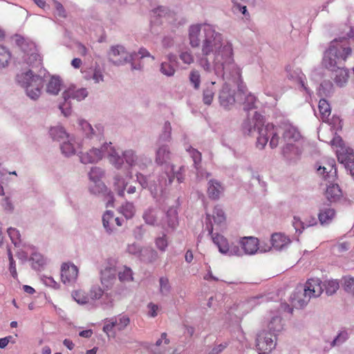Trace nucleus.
<instances>
[{"mask_svg": "<svg viewBox=\"0 0 354 354\" xmlns=\"http://www.w3.org/2000/svg\"><path fill=\"white\" fill-rule=\"evenodd\" d=\"M336 153L340 162L345 164L346 166H350L351 164L354 165V152L353 149L345 148L343 151L337 150Z\"/></svg>", "mask_w": 354, "mask_h": 354, "instance_id": "23", "label": "nucleus"}, {"mask_svg": "<svg viewBox=\"0 0 354 354\" xmlns=\"http://www.w3.org/2000/svg\"><path fill=\"white\" fill-rule=\"evenodd\" d=\"M87 95L88 91L86 88H77L75 86H70L63 92L62 96L64 102L59 105V109L65 116H68L71 113L72 101H81Z\"/></svg>", "mask_w": 354, "mask_h": 354, "instance_id": "8", "label": "nucleus"}, {"mask_svg": "<svg viewBox=\"0 0 354 354\" xmlns=\"http://www.w3.org/2000/svg\"><path fill=\"white\" fill-rule=\"evenodd\" d=\"M156 247L161 251H165L167 247L168 243L165 235L158 237L156 239Z\"/></svg>", "mask_w": 354, "mask_h": 354, "instance_id": "56", "label": "nucleus"}, {"mask_svg": "<svg viewBox=\"0 0 354 354\" xmlns=\"http://www.w3.org/2000/svg\"><path fill=\"white\" fill-rule=\"evenodd\" d=\"M189 81L192 84H193L194 88H199L201 84V75L198 71H191L189 73Z\"/></svg>", "mask_w": 354, "mask_h": 354, "instance_id": "45", "label": "nucleus"}, {"mask_svg": "<svg viewBox=\"0 0 354 354\" xmlns=\"http://www.w3.org/2000/svg\"><path fill=\"white\" fill-rule=\"evenodd\" d=\"M115 180V186L116 187L118 195L120 196H124L127 183L120 176H116Z\"/></svg>", "mask_w": 354, "mask_h": 354, "instance_id": "43", "label": "nucleus"}, {"mask_svg": "<svg viewBox=\"0 0 354 354\" xmlns=\"http://www.w3.org/2000/svg\"><path fill=\"white\" fill-rule=\"evenodd\" d=\"M268 331L274 334L281 331L283 328L281 318L278 316L273 317L268 323Z\"/></svg>", "mask_w": 354, "mask_h": 354, "instance_id": "32", "label": "nucleus"}, {"mask_svg": "<svg viewBox=\"0 0 354 354\" xmlns=\"http://www.w3.org/2000/svg\"><path fill=\"white\" fill-rule=\"evenodd\" d=\"M103 176V171L98 167H93L89 172L90 179L95 183L98 182Z\"/></svg>", "mask_w": 354, "mask_h": 354, "instance_id": "47", "label": "nucleus"}, {"mask_svg": "<svg viewBox=\"0 0 354 354\" xmlns=\"http://www.w3.org/2000/svg\"><path fill=\"white\" fill-rule=\"evenodd\" d=\"M293 226L296 231L301 232L304 228V223L300 220L299 218L295 216L293 220Z\"/></svg>", "mask_w": 354, "mask_h": 354, "instance_id": "62", "label": "nucleus"}, {"mask_svg": "<svg viewBox=\"0 0 354 354\" xmlns=\"http://www.w3.org/2000/svg\"><path fill=\"white\" fill-rule=\"evenodd\" d=\"M331 145L337 148L336 151L337 150H341L342 151H344L345 147L344 143L339 136H335L331 140Z\"/></svg>", "mask_w": 354, "mask_h": 354, "instance_id": "54", "label": "nucleus"}, {"mask_svg": "<svg viewBox=\"0 0 354 354\" xmlns=\"http://www.w3.org/2000/svg\"><path fill=\"white\" fill-rule=\"evenodd\" d=\"M301 137L299 131L292 126L287 127L283 134L284 140L290 144L299 140Z\"/></svg>", "mask_w": 354, "mask_h": 354, "instance_id": "25", "label": "nucleus"}, {"mask_svg": "<svg viewBox=\"0 0 354 354\" xmlns=\"http://www.w3.org/2000/svg\"><path fill=\"white\" fill-rule=\"evenodd\" d=\"M37 63L39 65L41 64V59L39 56L36 53H32L28 59L27 63L29 65H32L33 63Z\"/></svg>", "mask_w": 354, "mask_h": 354, "instance_id": "64", "label": "nucleus"}, {"mask_svg": "<svg viewBox=\"0 0 354 354\" xmlns=\"http://www.w3.org/2000/svg\"><path fill=\"white\" fill-rule=\"evenodd\" d=\"M32 266L35 269H39L46 263V260L44 256L39 252H33L30 257Z\"/></svg>", "mask_w": 354, "mask_h": 354, "instance_id": "34", "label": "nucleus"}, {"mask_svg": "<svg viewBox=\"0 0 354 354\" xmlns=\"http://www.w3.org/2000/svg\"><path fill=\"white\" fill-rule=\"evenodd\" d=\"M149 313L148 315L150 317H155L157 316V310H158V306L153 303H149L148 304Z\"/></svg>", "mask_w": 354, "mask_h": 354, "instance_id": "63", "label": "nucleus"}, {"mask_svg": "<svg viewBox=\"0 0 354 354\" xmlns=\"http://www.w3.org/2000/svg\"><path fill=\"white\" fill-rule=\"evenodd\" d=\"M171 127L170 122H165L163 126V130L160 135L159 141H169L171 140Z\"/></svg>", "mask_w": 354, "mask_h": 354, "instance_id": "39", "label": "nucleus"}, {"mask_svg": "<svg viewBox=\"0 0 354 354\" xmlns=\"http://www.w3.org/2000/svg\"><path fill=\"white\" fill-rule=\"evenodd\" d=\"M207 194L210 198L218 199L223 191L221 184L216 180L209 181Z\"/></svg>", "mask_w": 354, "mask_h": 354, "instance_id": "24", "label": "nucleus"}, {"mask_svg": "<svg viewBox=\"0 0 354 354\" xmlns=\"http://www.w3.org/2000/svg\"><path fill=\"white\" fill-rule=\"evenodd\" d=\"M8 254L10 261V271L12 274V276L15 278L17 277V270H16V266L15 263V261L13 259V257L12 254V252L10 249L8 250Z\"/></svg>", "mask_w": 354, "mask_h": 354, "instance_id": "57", "label": "nucleus"}, {"mask_svg": "<svg viewBox=\"0 0 354 354\" xmlns=\"http://www.w3.org/2000/svg\"><path fill=\"white\" fill-rule=\"evenodd\" d=\"M290 243V238L283 233H274L271 236L272 245L277 250H281L287 248Z\"/></svg>", "mask_w": 354, "mask_h": 354, "instance_id": "21", "label": "nucleus"}, {"mask_svg": "<svg viewBox=\"0 0 354 354\" xmlns=\"http://www.w3.org/2000/svg\"><path fill=\"white\" fill-rule=\"evenodd\" d=\"M114 319L117 320L116 326L119 330H124L130 323V319L126 315L120 316Z\"/></svg>", "mask_w": 354, "mask_h": 354, "instance_id": "50", "label": "nucleus"}, {"mask_svg": "<svg viewBox=\"0 0 354 354\" xmlns=\"http://www.w3.org/2000/svg\"><path fill=\"white\" fill-rule=\"evenodd\" d=\"M348 338V334L346 331L340 332L331 343L332 346L340 345Z\"/></svg>", "mask_w": 354, "mask_h": 354, "instance_id": "51", "label": "nucleus"}, {"mask_svg": "<svg viewBox=\"0 0 354 354\" xmlns=\"http://www.w3.org/2000/svg\"><path fill=\"white\" fill-rule=\"evenodd\" d=\"M335 216V210L330 207L321 209L318 214L319 220L322 225L330 223Z\"/></svg>", "mask_w": 354, "mask_h": 354, "instance_id": "29", "label": "nucleus"}, {"mask_svg": "<svg viewBox=\"0 0 354 354\" xmlns=\"http://www.w3.org/2000/svg\"><path fill=\"white\" fill-rule=\"evenodd\" d=\"M116 324H117V320L116 319H113V318H112L111 320H110V323L109 324H106L103 327V331L104 333H106L107 335L109 334V333H111L113 328V327L116 326Z\"/></svg>", "mask_w": 354, "mask_h": 354, "instance_id": "61", "label": "nucleus"}, {"mask_svg": "<svg viewBox=\"0 0 354 354\" xmlns=\"http://www.w3.org/2000/svg\"><path fill=\"white\" fill-rule=\"evenodd\" d=\"M10 57V52L4 46H0V68L6 66Z\"/></svg>", "mask_w": 354, "mask_h": 354, "instance_id": "37", "label": "nucleus"}, {"mask_svg": "<svg viewBox=\"0 0 354 354\" xmlns=\"http://www.w3.org/2000/svg\"><path fill=\"white\" fill-rule=\"evenodd\" d=\"M62 87V80L58 77L53 76L46 85V92L51 95H57Z\"/></svg>", "mask_w": 354, "mask_h": 354, "instance_id": "27", "label": "nucleus"}, {"mask_svg": "<svg viewBox=\"0 0 354 354\" xmlns=\"http://www.w3.org/2000/svg\"><path fill=\"white\" fill-rule=\"evenodd\" d=\"M315 289H296L291 295L290 301L293 307L302 308L306 306L311 298L312 291Z\"/></svg>", "mask_w": 354, "mask_h": 354, "instance_id": "12", "label": "nucleus"}, {"mask_svg": "<svg viewBox=\"0 0 354 354\" xmlns=\"http://www.w3.org/2000/svg\"><path fill=\"white\" fill-rule=\"evenodd\" d=\"M204 25H193L189 28V44L192 47H198L200 45L201 39H204L203 28Z\"/></svg>", "mask_w": 354, "mask_h": 354, "instance_id": "18", "label": "nucleus"}, {"mask_svg": "<svg viewBox=\"0 0 354 354\" xmlns=\"http://www.w3.org/2000/svg\"><path fill=\"white\" fill-rule=\"evenodd\" d=\"M50 134L53 139L56 140H61L65 138H68V134L65 129L60 126L50 128Z\"/></svg>", "mask_w": 354, "mask_h": 354, "instance_id": "33", "label": "nucleus"}, {"mask_svg": "<svg viewBox=\"0 0 354 354\" xmlns=\"http://www.w3.org/2000/svg\"><path fill=\"white\" fill-rule=\"evenodd\" d=\"M92 79L94 80L95 83H99L104 80V75L102 71L98 66H95L93 69Z\"/></svg>", "mask_w": 354, "mask_h": 354, "instance_id": "55", "label": "nucleus"}, {"mask_svg": "<svg viewBox=\"0 0 354 354\" xmlns=\"http://www.w3.org/2000/svg\"><path fill=\"white\" fill-rule=\"evenodd\" d=\"M179 58L185 64L190 65L194 62V55L189 50L182 51L179 55Z\"/></svg>", "mask_w": 354, "mask_h": 354, "instance_id": "38", "label": "nucleus"}, {"mask_svg": "<svg viewBox=\"0 0 354 354\" xmlns=\"http://www.w3.org/2000/svg\"><path fill=\"white\" fill-rule=\"evenodd\" d=\"M342 284L345 288H354V277L351 276H345L342 279Z\"/></svg>", "mask_w": 354, "mask_h": 354, "instance_id": "59", "label": "nucleus"}, {"mask_svg": "<svg viewBox=\"0 0 354 354\" xmlns=\"http://www.w3.org/2000/svg\"><path fill=\"white\" fill-rule=\"evenodd\" d=\"M116 279V268L114 265L106 266L101 270V282L103 286L108 287Z\"/></svg>", "mask_w": 354, "mask_h": 354, "instance_id": "20", "label": "nucleus"}, {"mask_svg": "<svg viewBox=\"0 0 354 354\" xmlns=\"http://www.w3.org/2000/svg\"><path fill=\"white\" fill-rule=\"evenodd\" d=\"M160 71L162 74L170 77L174 75L176 70L170 63L163 62L160 66Z\"/></svg>", "mask_w": 354, "mask_h": 354, "instance_id": "46", "label": "nucleus"}, {"mask_svg": "<svg viewBox=\"0 0 354 354\" xmlns=\"http://www.w3.org/2000/svg\"><path fill=\"white\" fill-rule=\"evenodd\" d=\"M171 151L167 145L160 146L156 152L155 161L158 165L166 164L171 159Z\"/></svg>", "mask_w": 354, "mask_h": 354, "instance_id": "22", "label": "nucleus"}, {"mask_svg": "<svg viewBox=\"0 0 354 354\" xmlns=\"http://www.w3.org/2000/svg\"><path fill=\"white\" fill-rule=\"evenodd\" d=\"M133 274L132 270L126 266L119 270L118 273V279L122 283L132 281L133 280Z\"/></svg>", "mask_w": 354, "mask_h": 354, "instance_id": "31", "label": "nucleus"}, {"mask_svg": "<svg viewBox=\"0 0 354 354\" xmlns=\"http://www.w3.org/2000/svg\"><path fill=\"white\" fill-rule=\"evenodd\" d=\"M61 150L66 156L75 154L77 150L75 147V141L70 140L68 142H64L61 145Z\"/></svg>", "mask_w": 354, "mask_h": 354, "instance_id": "35", "label": "nucleus"}, {"mask_svg": "<svg viewBox=\"0 0 354 354\" xmlns=\"http://www.w3.org/2000/svg\"><path fill=\"white\" fill-rule=\"evenodd\" d=\"M318 109L322 120L324 122H329V116L331 114L329 103L325 99H321L319 102Z\"/></svg>", "mask_w": 354, "mask_h": 354, "instance_id": "26", "label": "nucleus"}, {"mask_svg": "<svg viewBox=\"0 0 354 354\" xmlns=\"http://www.w3.org/2000/svg\"><path fill=\"white\" fill-rule=\"evenodd\" d=\"M351 55L352 48L347 38L333 39L324 53L322 64L326 68L335 72L334 80L339 86L346 84L348 79L345 63Z\"/></svg>", "mask_w": 354, "mask_h": 354, "instance_id": "1", "label": "nucleus"}, {"mask_svg": "<svg viewBox=\"0 0 354 354\" xmlns=\"http://www.w3.org/2000/svg\"><path fill=\"white\" fill-rule=\"evenodd\" d=\"M162 215V212L158 209L149 208L143 214V219L145 223L151 225H162L165 227V223L162 221H159V217Z\"/></svg>", "mask_w": 354, "mask_h": 354, "instance_id": "17", "label": "nucleus"}, {"mask_svg": "<svg viewBox=\"0 0 354 354\" xmlns=\"http://www.w3.org/2000/svg\"><path fill=\"white\" fill-rule=\"evenodd\" d=\"M212 68L217 75L224 76L225 71L235 67L233 58V49L230 44L226 43L218 50L209 57Z\"/></svg>", "mask_w": 354, "mask_h": 354, "instance_id": "4", "label": "nucleus"}, {"mask_svg": "<svg viewBox=\"0 0 354 354\" xmlns=\"http://www.w3.org/2000/svg\"><path fill=\"white\" fill-rule=\"evenodd\" d=\"M78 275L77 266L68 263H64L61 269V279L66 286H72L75 282Z\"/></svg>", "mask_w": 354, "mask_h": 354, "instance_id": "14", "label": "nucleus"}, {"mask_svg": "<svg viewBox=\"0 0 354 354\" xmlns=\"http://www.w3.org/2000/svg\"><path fill=\"white\" fill-rule=\"evenodd\" d=\"M204 39L202 41L203 57L198 60V64L206 71L212 70L209 57L221 48L225 44L223 43L221 34L217 32L212 26L204 25L203 28Z\"/></svg>", "mask_w": 354, "mask_h": 354, "instance_id": "3", "label": "nucleus"}, {"mask_svg": "<svg viewBox=\"0 0 354 354\" xmlns=\"http://www.w3.org/2000/svg\"><path fill=\"white\" fill-rule=\"evenodd\" d=\"M122 213L127 218L133 217L135 213L134 206L132 203H127L122 207Z\"/></svg>", "mask_w": 354, "mask_h": 354, "instance_id": "48", "label": "nucleus"}, {"mask_svg": "<svg viewBox=\"0 0 354 354\" xmlns=\"http://www.w3.org/2000/svg\"><path fill=\"white\" fill-rule=\"evenodd\" d=\"M113 221V214L111 211H106L102 216V222L104 228L107 232H110L112 231L110 224Z\"/></svg>", "mask_w": 354, "mask_h": 354, "instance_id": "42", "label": "nucleus"}, {"mask_svg": "<svg viewBox=\"0 0 354 354\" xmlns=\"http://www.w3.org/2000/svg\"><path fill=\"white\" fill-rule=\"evenodd\" d=\"M323 285L325 286V288H339V283L337 280L332 279L328 281H325L323 282L318 277H310L307 279L306 281V283L304 285V288H315V287H319L321 288V286Z\"/></svg>", "mask_w": 354, "mask_h": 354, "instance_id": "19", "label": "nucleus"}, {"mask_svg": "<svg viewBox=\"0 0 354 354\" xmlns=\"http://www.w3.org/2000/svg\"><path fill=\"white\" fill-rule=\"evenodd\" d=\"M207 215H209V214H207ZM209 216H210V221H212V218L214 223L218 225H221L225 223L226 217L224 214V212L218 206H216L214 207L212 216H211L210 214H209Z\"/></svg>", "mask_w": 354, "mask_h": 354, "instance_id": "30", "label": "nucleus"}, {"mask_svg": "<svg viewBox=\"0 0 354 354\" xmlns=\"http://www.w3.org/2000/svg\"><path fill=\"white\" fill-rule=\"evenodd\" d=\"M124 158L125 159L127 163L129 166H133L136 164L137 160V156L135 155V153L132 150H127L123 153Z\"/></svg>", "mask_w": 354, "mask_h": 354, "instance_id": "49", "label": "nucleus"}, {"mask_svg": "<svg viewBox=\"0 0 354 354\" xmlns=\"http://www.w3.org/2000/svg\"><path fill=\"white\" fill-rule=\"evenodd\" d=\"M251 0H232L234 8L239 10L243 15L249 16V13L247 11V5Z\"/></svg>", "mask_w": 354, "mask_h": 354, "instance_id": "36", "label": "nucleus"}, {"mask_svg": "<svg viewBox=\"0 0 354 354\" xmlns=\"http://www.w3.org/2000/svg\"><path fill=\"white\" fill-rule=\"evenodd\" d=\"M276 335L267 330H261L257 335L256 346L259 353H270L276 346Z\"/></svg>", "mask_w": 354, "mask_h": 354, "instance_id": "9", "label": "nucleus"}, {"mask_svg": "<svg viewBox=\"0 0 354 354\" xmlns=\"http://www.w3.org/2000/svg\"><path fill=\"white\" fill-rule=\"evenodd\" d=\"M219 101L221 106L229 108L235 102L234 91H232L229 84H224L219 93Z\"/></svg>", "mask_w": 354, "mask_h": 354, "instance_id": "16", "label": "nucleus"}, {"mask_svg": "<svg viewBox=\"0 0 354 354\" xmlns=\"http://www.w3.org/2000/svg\"><path fill=\"white\" fill-rule=\"evenodd\" d=\"M80 126L82 130L85 132L88 137L92 138V135L94 134L93 129L91 125L86 120H81L79 122Z\"/></svg>", "mask_w": 354, "mask_h": 354, "instance_id": "52", "label": "nucleus"}, {"mask_svg": "<svg viewBox=\"0 0 354 354\" xmlns=\"http://www.w3.org/2000/svg\"><path fill=\"white\" fill-rule=\"evenodd\" d=\"M55 6L56 10L58 13V15L59 17H64V18L66 17V10H65L63 5L60 2L55 1Z\"/></svg>", "mask_w": 354, "mask_h": 354, "instance_id": "60", "label": "nucleus"}, {"mask_svg": "<svg viewBox=\"0 0 354 354\" xmlns=\"http://www.w3.org/2000/svg\"><path fill=\"white\" fill-rule=\"evenodd\" d=\"M137 54H129L122 46L111 47L109 53L110 60L115 65L124 64L136 59Z\"/></svg>", "mask_w": 354, "mask_h": 354, "instance_id": "10", "label": "nucleus"}, {"mask_svg": "<svg viewBox=\"0 0 354 354\" xmlns=\"http://www.w3.org/2000/svg\"><path fill=\"white\" fill-rule=\"evenodd\" d=\"M8 235L12 243L17 246L21 243V234L16 228L10 227L8 229Z\"/></svg>", "mask_w": 354, "mask_h": 354, "instance_id": "40", "label": "nucleus"}, {"mask_svg": "<svg viewBox=\"0 0 354 354\" xmlns=\"http://www.w3.org/2000/svg\"><path fill=\"white\" fill-rule=\"evenodd\" d=\"M206 228L209 234L211 235L213 243L218 247V251L221 253L224 254L225 251H228V245L230 243L227 239L223 235L213 232L214 227L211 223L209 215L206 216Z\"/></svg>", "mask_w": 354, "mask_h": 354, "instance_id": "13", "label": "nucleus"}, {"mask_svg": "<svg viewBox=\"0 0 354 354\" xmlns=\"http://www.w3.org/2000/svg\"><path fill=\"white\" fill-rule=\"evenodd\" d=\"M256 130L259 133L256 143L257 148L264 149L269 140V145L272 149L278 146V128L270 123L264 125L263 117L257 112H255L252 119H247L242 124V131L245 134L250 136Z\"/></svg>", "mask_w": 354, "mask_h": 354, "instance_id": "2", "label": "nucleus"}, {"mask_svg": "<svg viewBox=\"0 0 354 354\" xmlns=\"http://www.w3.org/2000/svg\"><path fill=\"white\" fill-rule=\"evenodd\" d=\"M165 226L174 228L178 223V212L176 207H170L166 214Z\"/></svg>", "mask_w": 354, "mask_h": 354, "instance_id": "28", "label": "nucleus"}, {"mask_svg": "<svg viewBox=\"0 0 354 354\" xmlns=\"http://www.w3.org/2000/svg\"><path fill=\"white\" fill-rule=\"evenodd\" d=\"M243 254L242 248H240L238 245H235L234 243H232L231 245L229 244L228 251H225L224 253V254L236 257H241Z\"/></svg>", "mask_w": 354, "mask_h": 354, "instance_id": "41", "label": "nucleus"}, {"mask_svg": "<svg viewBox=\"0 0 354 354\" xmlns=\"http://www.w3.org/2000/svg\"><path fill=\"white\" fill-rule=\"evenodd\" d=\"M189 153L196 166L201 162L202 156L198 151L192 148L189 149Z\"/></svg>", "mask_w": 354, "mask_h": 354, "instance_id": "58", "label": "nucleus"}, {"mask_svg": "<svg viewBox=\"0 0 354 354\" xmlns=\"http://www.w3.org/2000/svg\"><path fill=\"white\" fill-rule=\"evenodd\" d=\"M17 81L26 88L30 98L37 100L40 96L44 86V80L41 76L33 74L32 71L29 70L18 74Z\"/></svg>", "mask_w": 354, "mask_h": 354, "instance_id": "7", "label": "nucleus"}, {"mask_svg": "<svg viewBox=\"0 0 354 354\" xmlns=\"http://www.w3.org/2000/svg\"><path fill=\"white\" fill-rule=\"evenodd\" d=\"M105 153H107L110 162L117 168L121 167L123 164V158L119 156L116 150L111 146V144L103 146L101 149L93 148L86 152L81 151L79 152V156L82 163L89 164L100 160Z\"/></svg>", "mask_w": 354, "mask_h": 354, "instance_id": "5", "label": "nucleus"}, {"mask_svg": "<svg viewBox=\"0 0 354 354\" xmlns=\"http://www.w3.org/2000/svg\"><path fill=\"white\" fill-rule=\"evenodd\" d=\"M214 96V89L212 88H206L203 93V102L207 105H210Z\"/></svg>", "mask_w": 354, "mask_h": 354, "instance_id": "44", "label": "nucleus"}, {"mask_svg": "<svg viewBox=\"0 0 354 354\" xmlns=\"http://www.w3.org/2000/svg\"><path fill=\"white\" fill-rule=\"evenodd\" d=\"M239 243L245 254H254L259 250V239L254 236L242 237L240 239Z\"/></svg>", "mask_w": 354, "mask_h": 354, "instance_id": "15", "label": "nucleus"}, {"mask_svg": "<svg viewBox=\"0 0 354 354\" xmlns=\"http://www.w3.org/2000/svg\"><path fill=\"white\" fill-rule=\"evenodd\" d=\"M257 98L254 95L248 94L245 97V100L244 102L245 109L247 110H250L254 109L255 107L254 104L256 103Z\"/></svg>", "mask_w": 354, "mask_h": 354, "instance_id": "53", "label": "nucleus"}, {"mask_svg": "<svg viewBox=\"0 0 354 354\" xmlns=\"http://www.w3.org/2000/svg\"><path fill=\"white\" fill-rule=\"evenodd\" d=\"M335 164L333 160L328 162L326 166H319L317 168V174L322 176L323 178L329 183L327 185L325 196L330 202H336L342 196V190L338 184L335 183L337 180Z\"/></svg>", "mask_w": 354, "mask_h": 354, "instance_id": "6", "label": "nucleus"}, {"mask_svg": "<svg viewBox=\"0 0 354 354\" xmlns=\"http://www.w3.org/2000/svg\"><path fill=\"white\" fill-rule=\"evenodd\" d=\"M104 292L102 289H77L73 292V299L81 304H84L100 298Z\"/></svg>", "mask_w": 354, "mask_h": 354, "instance_id": "11", "label": "nucleus"}]
</instances>
